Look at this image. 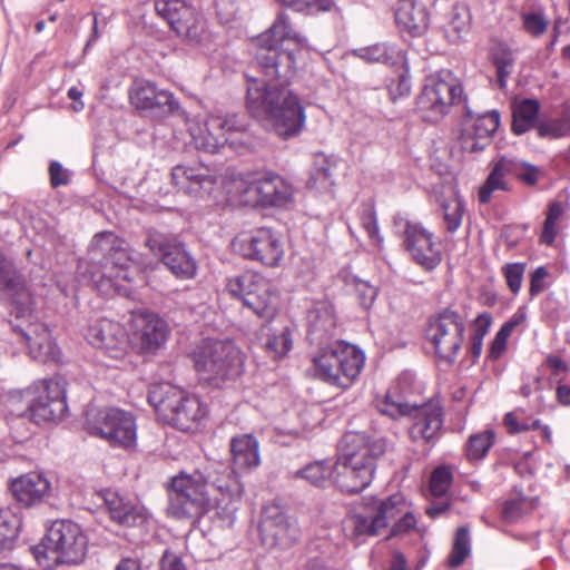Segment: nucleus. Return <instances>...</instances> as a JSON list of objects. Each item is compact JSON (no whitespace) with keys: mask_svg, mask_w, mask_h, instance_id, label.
<instances>
[{"mask_svg":"<svg viewBox=\"0 0 570 570\" xmlns=\"http://www.w3.org/2000/svg\"><path fill=\"white\" fill-rule=\"evenodd\" d=\"M531 509V503L524 498L504 502L501 517L505 522H514Z\"/></svg>","mask_w":570,"mask_h":570,"instance_id":"4d7b16f0","label":"nucleus"},{"mask_svg":"<svg viewBox=\"0 0 570 570\" xmlns=\"http://www.w3.org/2000/svg\"><path fill=\"white\" fill-rule=\"evenodd\" d=\"M412 88L411 78L407 71L401 72L396 79L389 83V92L392 100L410 95Z\"/></svg>","mask_w":570,"mask_h":570,"instance_id":"bf43d9fd","label":"nucleus"},{"mask_svg":"<svg viewBox=\"0 0 570 570\" xmlns=\"http://www.w3.org/2000/svg\"><path fill=\"white\" fill-rule=\"evenodd\" d=\"M293 478L304 479L315 487H325L330 480L333 481V465H327L323 461L313 462L297 470Z\"/></svg>","mask_w":570,"mask_h":570,"instance_id":"ea45409f","label":"nucleus"},{"mask_svg":"<svg viewBox=\"0 0 570 570\" xmlns=\"http://www.w3.org/2000/svg\"><path fill=\"white\" fill-rule=\"evenodd\" d=\"M452 471L448 466L436 468L430 479V491L434 497H443L452 484Z\"/></svg>","mask_w":570,"mask_h":570,"instance_id":"3c124183","label":"nucleus"},{"mask_svg":"<svg viewBox=\"0 0 570 570\" xmlns=\"http://www.w3.org/2000/svg\"><path fill=\"white\" fill-rule=\"evenodd\" d=\"M489 58L495 67L499 87L504 88L514 69L513 50L507 43L497 41L489 49Z\"/></svg>","mask_w":570,"mask_h":570,"instance_id":"c9c22d12","label":"nucleus"},{"mask_svg":"<svg viewBox=\"0 0 570 570\" xmlns=\"http://www.w3.org/2000/svg\"><path fill=\"white\" fill-rule=\"evenodd\" d=\"M413 407L414 405H410L409 403L393 400L390 394L377 404V409L381 413L394 419L397 416H409Z\"/></svg>","mask_w":570,"mask_h":570,"instance_id":"13d9d810","label":"nucleus"},{"mask_svg":"<svg viewBox=\"0 0 570 570\" xmlns=\"http://www.w3.org/2000/svg\"><path fill=\"white\" fill-rule=\"evenodd\" d=\"M416 527L415 517L406 512L391 529L390 537H396L403 533H407L411 530H414Z\"/></svg>","mask_w":570,"mask_h":570,"instance_id":"69168bd1","label":"nucleus"},{"mask_svg":"<svg viewBox=\"0 0 570 570\" xmlns=\"http://www.w3.org/2000/svg\"><path fill=\"white\" fill-rule=\"evenodd\" d=\"M233 246L244 257L258 261L269 267L278 266L285 254L281 237L266 227L238 235Z\"/></svg>","mask_w":570,"mask_h":570,"instance_id":"f3484780","label":"nucleus"},{"mask_svg":"<svg viewBox=\"0 0 570 570\" xmlns=\"http://www.w3.org/2000/svg\"><path fill=\"white\" fill-rule=\"evenodd\" d=\"M10 489L21 505L31 507L49 494L51 484L43 474L30 472L12 480Z\"/></svg>","mask_w":570,"mask_h":570,"instance_id":"7c9ffc66","label":"nucleus"},{"mask_svg":"<svg viewBox=\"0 0 570 570\" xmlns=\"http://www.w3.org/2000/svg\"><path fill=\"white\" fill-rule=\"evenodd\" d=\"M13 328L20 333L32 358L40 362L57 361L59 358V348L45 324L28 323L26 326L16 324Z\"/></svg>","mask_w":570,"mask_h":570,"instance_id":"bb28decb","label":"nucleus"},{"mask_svg":"<svg viewBox=\"0 0 570 570\" xmlns=\"http://www.w3.org/2000/svg\"><path fill=\"white\" fill-rule=\"evenodd\" d=\"M227 292L249 308L259 318L271 321L278 311L279 294L265 277L255 273H244L226 282Z\"/></svg>","mask_w":570,"mask_h":570,"instance_id":"9b49d317","label":"nucleus"},{"mask_svg":"<svg viewBox=\"0 0 570 570\" xmlns=\"http://www.w3.org/2000/svg\"><path fill=\"white\" fill-rule=\"evenodd\" d=\"M212 509L214 505L207 492V480L200 472H180L170 479L168 517L194 524Z\"/></svg>","mask_w":570,"mask_h":570,"instance_id":"423d86ee","label":"nucleus"},{"mask_svg":"<svg viewBox=\"0 0 570 570\" xmlns=\"http://www.w3.org/2000/svg\"><path fill=\"white\" fill-rule=\"evenodd\" d=\"M355 292L360 304L364 308L371 307L377 295L376 288L364 281H357L355 283Z\"/></svg>","mask_w":570,"mask_h":570,"instance_id":"680f3d73","label":"nucleus"},{"mask_svg":"<svg viewBox=\"0 0 570 570\" xmlns=\"http://www.w3.org/2000/svg\"><path fill=\"white\" fill-rule=\"evenodd\" d=\"M303 41V37L292 27L289 17L281 13L255 40V61L265 76L286 81L294 75L295 50Z\"/></svg>","mask_w":570,"mask_h":570,"instance_id":"7ed1b4c3","label":"nucleus"},{"mask_svg":"<svg viewBox=\"0 0 570 570\" xmlns=\"http://www.w3.org/2000/svg\"><path fill=\"white\" fill-rule=\"evenodd\" d=\"M466 116L460 137L461 148L466 153L481 151L489 145L500 125L499 112L492 110L473 117L471 110L466 108Z\"/></svg>","mask_w":570,"mask_h":570,"instance_id":"393cba45","label":"nucleus"},{"mask_svg":"<svg viewBox=\"0 0 570 570\" xmlns=\"http://www.w3.org/2000/svg\"><path fill=\"white\" fill-rule=\"evenodd\" d=\"M386 451V440L379 435L348 432L344 435L341 455L333 465V483L343 492L358 493L374 476L376 460Z\"/></svg>","mask_w":570,"mask_h":570,"instance_id":"f03ea898","label":"nucleus"},{"mask_svg":"<svg viewBox=\"0 0 570 570\" xmlns=\"http://www.w3.org/2000/svg\"><path fill=\"white\" fill-rule=\"evenodd\" d=\"M31 551L39 564L45 561L77 564L85 559L87 539L77 523L57 520L47 530L41 543L32 547Z\"/></svg>","mask_w":570,"mask_h":570,"instance_id":"0eeeda50","label":"nucleus"},{"mask_svg":"<svg viewBox=\"0 0 570 570\" xmlns=\"http://www.w3.org/2000/svg\"><path fill=\"white\" fill-rule=\"evenodd\" d=\"M233 463L237 470H252L261 464L259 443L252 434H242L230 440Z\"/></svg>","mask_w":570,"mask_h":570,"instance_id":"f704fd0d","label":"nucleus"},{"mask_svg":"<svg viewBox=\"0 0 570 570\" xmlns=\"http://www.w3.org/2000/svg\"><path fill=\"white\" fill-rule=\"evenodd\" d=\"M471 552L469 529L461 527L456 530L453 541L452 551L449 556L448 563L451 568H458L469 557Z\"/></svg>","mask_w":570,"mask_h":570,"instance_id":"a18cd8bd","label":"nucleus"},{"mask_svg":"<svg viewBox=\"0 0 570 570\" xmlns=\"http://www.w3.org/2000/svg\"><path fill=\"white\" fill-rule=\"evenodd\" d=\"M148 402L159 420L181 430L190 429L191 423L199 422L207 413L198 396L168 384L153 386Z\"/></svg>","mask_w":570,"mask_h":570,"instance_id":"6e6552de","label":"nucleus"},{"mask_svg":"<svg viewBox=\"0 0 570 570\" xmlns=\"http://www.w3.org/2000/svg\"><path fill=\"white\" fill-rule=\"evenodd\" d=\"M21 285L13 263L0 250V288L16 289Z\"/></svg>","mask_w":570,"mask_h":570,"instance_id":"864d4df0","label":"nucleus"},{"mask_svg":"<svg viewBox=\"0 0 570 570\" xmlns=\"http://www.w3.org/2000/svg\"><path fill=\"white\" fill-rule=\"evenodd\" d=\"M263 346L272 358L278 360L284 357L293 347L292 331L287 326L269 330Z\"/></svg>","mask_w":570,"mask_h":570,"instance_id":"58836bf2","label":"nucleus"},{"mask_svg":"<svg viewBox=\"0 0 570 570\" xmlns=\"http://www.w3.org/2000/svg\"><path fill=\"white\" fill-rule=\"evenodd\" d=\"M464 317L451 308H444L430 318L426 338L440 358L453 363L464 341Z\"/></svg>","mask_w":570,"mask_h":570,"instance_id":"ddd939ff","label":"nucleus"},{"mask_svg":"<svg viewBox=\"0 0 570 570\" xmlns=\"http://www.w3.org/2000/svg\"><path fill=\"white\" fill-rule=\"evenodd\" d=\"M308 338L323 345L330 342L336 330V317L328 301H317L307 311Z\"/></svg>","mask_w":570,"mask_h":570,"instance_id":"c85d7f7f","label":"nucleus"},{"mask_svg":"<svg viewBox=\"0 0 570 570\" xmlns=\"http://www.w3.org/2000/svg\"><path fill=\"white\" fill-rule=\"evenodd\" d=\"M497 169L507 180L509 177L517 178L522 169V163L512 158L501 157L492 166Z\"/></svg>","mask_w":570,"mask_h":570,"instance_id":"052dcab7","label":"nucleus"},{"mask_svg":"<svg viewBox=\"0 0 570 570\" xmlns=\"http://www.w3.org/2000/svg\"><path fill=\"white\" fill-rule=\"evenodd\" d=\"M196 371L204 380L224 382L244 371V355L232 341L206 340L194 353Z\"/></svg>","mask_w":570,"mask_h":570,"instance_id":"1a4fd4ad","label":"nucleus"},{"mask_svg":"<svg viewBox=\"0 0 570 570\" xmlns=\"http://www.w3.org/2000/svg\"><path fill=\"white\" fill-rule=\"evenodd\" d=\"M396 23L412 36H421L429 26L425 7L415 0H401L395 11Z\"/></svg>","mask_w":570,"mask_h":570,"instance_id":"72a5a7b5","label":"nucleus"},{"mask_svg":"<svg viewBox=\"0 0 570 570\" xmlns=\"http://www.w3.org/2000/svg\"><path fill=\"white\" fill-rule=\"evenodd\" d=\"M403 498L394 494L382 501L379 510L373 517H365L360 513L347 514L342 523L346 539L361 544L367 537H373L387 527L389 520L394 519L400 512Z\"/></svg>","mask_w":570,"mask_h":570,"instance_id":"dca6fc26","label":"nucleus"},{"mask_svg":"<svg viewBox=\"0 0 570 570\" xmlns=\"http://www.w3.org/2000/svg\"><path fill=\"white\" fill-rule=\"evenodd\" d=\"M360 222L366 232L372 244L379 248L383 246V237L380 234V228L376 219V214L373 207L366 206L360 216Z\"/></svg>","mask_w":570,"mask_h":570,"instance_id":"8fccbe9b","label":"nucleus"},{"mask_svg":"<svg viewBox=\"0 0 570 570\" xmlns=\"http://www.w3.org/2000/svg\"><path fill=\"white\" fill-rule=\"evenodd\" d=\"M540 104L535 99H522L512 105V130L522 135L530 130L537 122Z\"/></svg>","mask_w":570,"mask_h":570,"instance_id":"4c0bfd02","label":"nucleus"},{"mask_svg":"<svg viewBox=\"0 0 570 570\" xmlns=\"http://www.w3.org/2000/svg\"><path fill=\"white\" fill-rule=\"evenodd\" d=\"M49 175L52 187H59L69 183L68 171L58 161L50 163Z\"/></svg>","mask_w":570,"mask_h":570,"instance_id":"0e129e2a","label":"nucleus"},{"mask_svg":"<svg viewBox=\"0 0 570 570\" xmlns=\"http://www.w3.org/2000/svg\"><path fill=\"white\" fill-rule=\"evenodd\" d=\"M495 441L492 430L481 431L469 436L465 444V455L470 461L483 459Z\"/></svg>","mask_w":570,"mask_h":570,"instance_id":"a19ab883","label":"nucleus"},{"mask_svg":"<svg viewBox=\"0 0 570 570\" xmlns=\"http://www.w3.org/2000/svg\"><path fill=\"white\" fill-rule=\"evenodd\" d=\"M86 338L89 344L111 358H121L128 350V335L125 327L108 318H99L91 323Z\"/></svg>","mask_w":570,"mask_h":570,"instance_id":"b1692460","label":"nucleus"},{"mask_svg":"<svg viewBox=\"0 0 570 570\" xmlns=\"http://www.w3.org/2000/svg\"><path fill=\"white\" fill-rule=\"evenodd\" d=\"M155 10L177 37L191 43H202L208 38L204 17L185 0H155Z\"/></svg>","mask_w":570,"mask_h":570,"instance_id":"4468645a","label":"nucleus"},{"mask_svg":"<svg viewBox=\"0 0 570 570\" xmlns=\"http://www.w3.org/2000/svg\"><path fill=\"white\" fill-rule=\"evenodd\" d=\"M35 389L37 395L29 401L28 410L36 421H55L66 414L67 402L63 380H43Z\"/></svg>","mask_w":570,"mask_h":570,"instance_id":"4be33fe9","label":"nucleus"},{"mask_svg":"<svg viewBox=\"0 0 570 570\" xmlns=\"http://www.w3.org/2000/svg\"><path fill=\"white\" fill-rule=\"evenodd\" d=\"M236 191L245 203L253 205L282 206L292 197L291 186L278 175L239 178Z\"/></svg>","mask_w":570,"mask_h":570,"instance_id":"aec40b11","label":"nucleus"},{"mask_svg":"<svg viewBox=\"0 0 570 570\" xmlns=\"http://www.w3.org/2000/svg\"><path fill=\"white\" fill-rule=\"evenodd\" d=\"M336 167V159L323 153L314 156L313 169L306 183L309 189L328 190L333 185V169Z\"/></svg>","mask_w":570,"mask_h":570,"instance_id":"e433bc0d","label":"nucleus"},{"mask_svg":"<svg viewBox=\"0 0 570 570\" xmlns=\"http://www.w3.org/2000/svg\"><path fill=\"white\" fill-rule=\"evenodd\" d=\"M105 503L110 518L119 524L140 525L148 519V512L144 507L124 499L118 493L109 492L105 498Z\"/></svg>","mask_w":570,"mask_h":570,"instance_id":"2f4dec72","label":"nucleus"},{"mask_svg":"<svg viewBox=\"0 0 570 570\" xmlns=\"http://www.w3.org/2000/svg\"><path fill=\"white\" fill-rule=\"evenodd\" d=\"M503 425L510 434H517L539 429L540 420L527 416L525 411L519 407L504 415Z\"/></svg>","mask_w":570,"mask_h":570,"instance_id":"c03bdc74","label":"nucleus"},{"mask_svg":"<svg viewBox=\"0 0 570 570\" xmlns=\"http://www.w3.org/2000/svg\"><path fill=\"white\" fill-rule=\"evenodd\" d=\"M87 431L105 440L110 446L134 450L137 445L135 416L118 407L90 410L86 415Z\"/></svg>","mask_w":570,"mask_h":570,"instance_id":"9d476101","label":"nucleus"},{"mask_svg":"<svg viewBox=\"0 0 570 570\" xmlns=\"http://www.w3.org/2000/svg\"><path fill=\"white\" fill-rule=\"evenodd\" d=\"M246 108L250 115L266 121L284 138L298 135L305 125L304 108L298 97L284 83L247 78Z\"/></svg>","mask_w":570,"mask_h":570,"instance_id":"f257e3e1","label":"nucleus"},{"mask_svg":"<svg viewBox=\"0 0 570 570\" xmlns=\"http://www.w3.org/2000/svg\"><path fill=\"white\" fill-rule=\"evenodd\" d=\"M89 258L101 269L100 279L96 281L98 288L108 294L111 289L121 294H130V284L137 273L132 268V258L121 238L111 232L97 234L89 247Z\"/></svg>","mask_w":570,"mask_h":570,"instance_id":"20e7f679","label":"nucleus"},{"mask_svg":"<svg viewBox=\"0 0 570 570\" xmlns=\"http://www.w3.org/2000/svg\"><path fill=\"white\" fill-rule=\"evenodd\" d=\"M146 246L161 256L164 265L178 278L190 279L196 275L197 264L181 244L170 243L160 234H150Z\"/></svg>","mask_w":570,"mask_h":570,"instance_id":"5701e85b","label":"nucleus"},{"mask_svg":"<svg viewBox=\"0 0 570 570\" xmlns=\"http://www.w3.org/2000/svg\"><path fill=\"white\" fill-rule=\"evenodd\" d=\"M215 491L212 499L216 514L232 524L244 491V487L234 469L225 464L218 466L208 475V481Z\"/></svg>","mask_w":570,"mask_h":570,"instance_id":"a211bd4d","label":"nucleus"},{"mask_svg":"<svg viewBox=\"0 0 570 570\" xmlns=\"http://www.w3.org/2000/svg\"><path fill=\"white\" fill-rule=\"evenodd\" d=\"M187 129L197 149L215 153L229 142L233 132L246 129V124L237 115L209 116L204 122L198 119L187 121Z\"/></svg>","mask_w":570,"mask_h":570,"instance_id":"2eb2a0df","label":"nucleus"},{"mask_svg":"<svg viewBox=\"0 0 570 570\" xmlns=\"http://www.w3.org/2000/svg\"><path fill=\"white\" fill-rule=\"evenodd\" d=\"M16 535V527L9 512L0 511V548H2L8 539Z\"/></svg>","mask_w":570,"mask_h":570,"instance_id":"e2e57ef3","label":"nucleus"},{"mask_svg":"<svg viewBox=\"0 0 570 570\" xmlns=\"http://www.w3.org/2000/svg\"><path fill=\"white\" fill-rule=\"evenodd\" d=\"M130 101L139 109L163 110L171 108L174 97L169 91L160 90L151 82L139 81L130 91Z\"/></svg>","mask_w":570,"mask_h":570,"instance_id":"473e14b6","label":"nucleus"},{"mask_svg":"<svg viewBox=\"0 0 570 570\" xmlns=\"http://www.w3.org/2000/svg\"><path fill=\"white\" fill-rule=\"evenodd\" d=\"M403 244L412 259L428 271L435 268L442 261L440 246L433 240V234L421 224L402 217L395 218Z\"/></svg>","mask_w":570,"mask_h":570,"instance_id":"6ab92c4d","label":"nucleus"},{"mask_svg":"<svg viewBox=\"0 0 570 570\" xmlns=\"http://www.w3.org/2000/svg\"><path fill=\"white\" fill-rule=\"evenodd\" d=\"M443 217L446 225V230L454 233L459 229L462 223L465 204L459 196L442 203Z\"/></svg>","mask_w":570,"mask_h":570,"instance_id":"49530a36","label":"nucleus"},{"mask_svg":"<svg viewBox=\"0 0 570 570\" xmlns=\"http://www.w3.org/2000/svg\"><path fill=\"white\" fill-rule=\"evenodd\" d=\"M548 272L544 267L535 268L530 276V294L535 296L544 289V279Z\"/></svg>","mask_w":570,"mask_h":570,"instance_id":"338daca9","label":"nucleus"},{"mask_svg":"<svg viewBox=\"0 0 570 570\" xmlns=\"http://www.w3.org/2000/svg\"><path fill=\"white\" fill-rule=\"evenodd\" d=\"M278 3L304 14L331 11L334 0H276Z\"/></svg>","mask_w":570,"mask_h":570,"instance_id":"de8ad7c7","label":"nucleus"},{"mask_svg":"<svg viewBox=\"0 0 570 570\" xmlns=\"http://www.w3.org/2000/svg\"><path fill=\"white\" fill-rule=\"evenodd\" d=\"M361 57L370 62L395 65L403 61L402 51L395 46L376 43L362 50Z\"/></svg>","mask_w":570,"mask_h":570,"instance_id":"79ce46f5","label":"nucleus"},{"mask_svg":"<svg viewBox=\"0 0 570 570\" xmlns=\"http://www.w3.org/2000/svg\"><path fill=\"white\" fill-rule=\"evenodd\" d=\"M185 566L183 564L180 558L171 552L165 551L163 558L160 560V570H185Z\"/></svg>","mask_w":570,"mask_h":570,"instance_id":"774afa93","label":"nucleus"},{"mask_svg":"<svg viewBox=\"0 0 570 570\" xmlns=\"http://www.w3.org/2000/svg\"><path fill=\"white\" fill-rule=\"evenodd\" d=\"M130 321L141 353H155L164 345L168 335V325L156 313L139 309L132 312Z\"/></svg>","mask_w":570,"mask_h":570,"instance_id":"a878e982","label":"nucleus"},{"mask_svg":"<svg viewBox=\"0 0 570 570\" xmlns=\"http://www.w3.org/2000/svg\"><path fill=\"white\" fill-rule=\"evenodd\" d=\"M259 533L267 548L286 550L297 542L299 529L278 505H269L263 510Z\"/></svg>","mask_w":570,"mask_h":570,"instance_id":"412c9836","label":"nucleus"},{"mask_svg":"<svg viewBox=\"0 0 570 570\" xmlns=\"http://www.w3.org/2000/svg\"><path fill=\"white\" fill-rule=\"evenodd\" d=\"M524 272V263H509L502 267V274L505 278L507 285L513 294H518L520 292Z\"/></svg>","mask_w":570,"mask_h":570,"instance_id":"5fc2aeb1","label":"nucleus"},{"mask_svg":"<svg viewBox=\"0 0 570 570\" xmlns=\"http://www.w3.org/2000/svg\"><path fill=\"white\" fill-rule=\"evenodd\" d=\"M461 98L462 87L458 79L451 71H442L426 77L417 98V107L425 119L436 121Z\"/></svg>","mask_w":570,"mask_h":570,"instance_id":"f8f14e48","label":"nucleus"},{"mask_svg":"<svg viewBox=\"0 0 570 570\" xmlns=\"http://www.w3.org/2000/svg\"><path fill=\"white\" fill-rule=\"evenodd\" d=\"M171 178L179 189L193 195L210 193L216 184V176L204 166L187 167L178 165L173 168Z\"/></svg>","mask_w":570,"mask_h":570,"instance_id":"c756f323","label":"nucleus"},{"mask_svg":"<svg viewBox=\"0 0 570 570\" xmlns=\"http://www.w3.org/2000/svg\"><path fill=\"white\" fill-rule=\"evenodd\" d=\"M521 21L523 30L533 37L544 33L548 27V20L540 12H523Z\"/></svg>","mask_w":570,"mask_h":570,"instance_id":"6e6d98bb","label":"nucleus"},{"mask_svg":"<svg viewBox=\"0 0 570 570\" xmlns=\"http://www.w3.org/2000/svg\"><path fill=\"white\" fill-rule=\"evenodd\" d=\"M312 362L315 375L320 380L346 390L360 376L365 364V355L353 344L334 341L320 345Z\"/></svg>","mask_w":570,"mask_h":570,"instance_id":"39448f33","label":"nucleus"},{"mask_svg":"<svg viewBox=\"0 0 570 570\" xmlns=\"http://www.w3.org/2000/svg\"><path fill=\"white\" fill-rule=\"evenodd\" d=\"M409 416L413 421L409 433L414 442L433 440L443 425L442 409L436 402L414 405Z\"/></svg>","mask_w":570,"mask_h":570,"instance_id":"cd10ccee","label":"nucleus"},{"mask_svg":"<svg viewBox=\"0 0 570 570\" xmlns=\"http://www.w3.org/2000/svg\"><path fill=\"white\" fill-rule=\"evenodd\" d=\"M509 190L508 180L492 167L487 180L479 189V200L482 204H488L491 200L494 191Z\"/></svg>","mask_w":570,"mask_h":570,"instance_id":"09e8293b","label":"nucleus"},{"mask_svg":"<svg viewBox=\"0 0 570 570\" xmlns=\"http://www.w3.org/2000/svg\"><path fill=\"white\" fill-rule=\"evenodd\" d=\"M541 138L559 139L570 135V112L566 111L559 118L542 120L537 125Z\"/></svg>","mask_w":570,"mask_h":570,"instance_id":"37998d69","label":"nucleus"},{"mask_svg":"<svg viewBox=\"0 0 570 570\" xmlns=\"http://www.w3.org/2000/svg\"><path fill=\"white\" fill-rule=\"evenodd\" d=\"M471 26V13L465 6H454L450 16L449 27L456 38L466 35Z\"/></svg>","mask_w":570,"mask_h":570,"instance_id":"603ef678","label":"nucleus"}]
</instances>
